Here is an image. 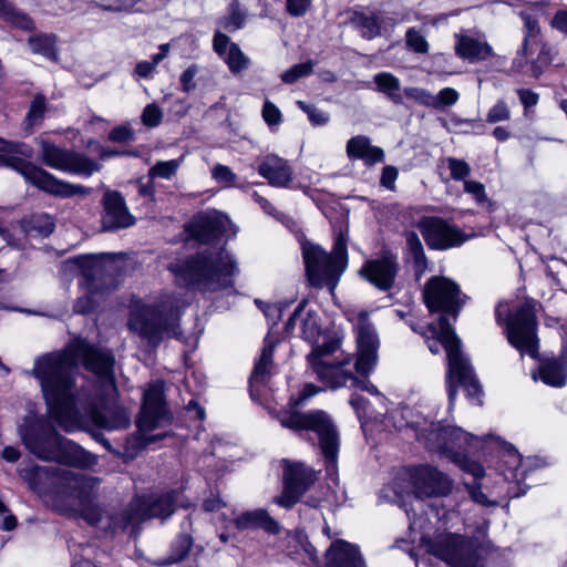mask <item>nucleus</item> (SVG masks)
<instances>
[{
    "label": "nucleus",
    "mask_w": 567,
    "mask_h": 567,
    "mask_svg": "<svg viewBox=\"0 0 567 567\" xmlns=\"http://www.w3.org/2000/svg\"><path fill=\"white\" fill-rule=\"evenodd\" d=\"M78 360L86 370L96 374L115 390L114 357L97 350L83 339L74 340L63 352L48 353L39 358L32 374L40 382L48 409L60 426L71 432L78 425L74 371Z\"/></svg>",
    "instance_id": "nucleus-1"
},
{
    "label": "nucleus",
    "mask_w": 567,
    "mask_h": 567,
    "mask_svg": "<svg viewBox=\"0 0 567 567\" xmlns=\"http://www.w3.org/2000/svg\"><path fill=\"white\" fill-rule=\"evenodd\" d=\"M20 476L41 495H50L63 505L74 507L92 526L112 533L143 522L142 498L135 497L118 513H109L100 504L101 480L56 466H29L19 470Z\"/></svg>",
    "instance_id": "nucleus-2"
},
{
    "label": "nucleus",
    "mask_w": 567,
    "mask_h": 567,
    "mask_svg": "<svg viewBox=\"0 0 567 567\" xmlns=\"http://www.w3.org/2000/svg\"><path fill=\"white\" fill-rule=\"evenodd\" d=\"M176 279L202 292H218L233 288L238 274L236 259L225 249H205L186 259L168 265Z\"/></svg>",
    "instance_id": "nucleus-3"
},
{
    "label": "nucleus",
    "mask_w": 567,
    "mask_h": 567,
    "mask_svg": "<svg viewBox=\"0 0 567 567\" xmlns=\"http://www.w3.org/2000/svg\"><path fill=\"white\" fill-rule=\"evenodd\" d=\"M19 433L25 447L44 461H56L76 467L89 468L97 464V457L76 443L61 436L44 419L24 417Z\"/></svg>",
    "instance_id": "nucleus-4"
},
{
    "label": "nucleus",
    "mask_w": 567,
    "mask_h": 567,
    "mask_svg": "<svg viewBox=\"0 0 567 567\" xmlns=\"http://www.w3.org/2000/svg\"><path fill=\"white\" fill-rule=\"evenodd\" d=\"M181 308L175 293L164 295L154 305L135 303L130 310L127 328L153 348L165 339H181Z\"/></svg>",
    "instance_id": "nucleus-5"
},
{
    "label": "nucleus",
    "mask_w": 567,
    "mask_h": 567,
    "mask_svg": "<svg viewBox=\"0 0 567 567\" xmlns=\"http://www.w3.org/2000/svg\"><path fill=\"white\" fill-rule=\"evenodd\" d=\"M416 437L424 443L429 451L445 455L462 471L473 475L475 480L484 476L483 466L465 454L467 447H478L482 439L473 436L460 427L442 425L440 422H431L427 426L419 429Z\"/></svg>",
    "instance_id": "nucleus-6"
},
{
    "label": "nucleus",
    "mask_w": 567,
    "mask_h": 567,
    "mask_svg": "<svg viewBox=\"0 0 567 567\" xmlns=\"http://www.w3.org/2000/svg\"><path fill=\"white\" fill-rule=\"evenodd\" d=\"M302 257L309 284L318 289L327 287L333 292L348 266L346 234H338L331 252H327L319 245L303 244Z\"/></svg>",
    "instance_id": "nucleus-7"
},
{
    "label": "nucleus",
    "mask_w": 567,
    "mask_h": 567,
    "mask_svg": "<svg viewBox=\"0 0 567 567\" xmlns=\"http://www.w3.org/2000/svg\"><path fill=\"white\" fill-rule=\"evenodd\" d=\"M21 146L19 143H11L0 138V164L14 168L32 185L54 196L72 197L90 194V189L84 186L58 179L43 168L16 157L14 154H24L20 150Z\"/></svg>",
    "instance_id": "nucleus-8"
},
{
    "label": "nucleus",
    "mask_w": 567,
    "mask_h": 567,
    "mask_svg": "<svg viewBox=\"0 0 567 567\" xmlns=\"http://www.w3.org/2000/svg\"><path fill=\"white\" fill-rule=\"evenodd\" d=\"M495 316L498 324H505L507 340L520 352V355L537 358V319L533 303L526 300L513 309H507L506 305L499 303Z\"/></svg>",
    "instance_id": "nucleus-9"
},
{
    "label": "nucleus",
    "mask_w": 567,
    "mask_h": 567,
    "mask_svg": "<svg viewBox=\"0 0 567 567\" xmlns=\"http://www.w3.org/2000/svg\"><path fill=\"white\" fill-rule=\"evenodd\" d=\"M282 427L292 431H311L319 439L322 455L332 467L337 464L339 453V434L331 416L322 410L306 413L292 411L278 416Z\"/></svg>",
    "instance_id": "nucleus-10"
},
{
    "label": "nucleus",
    "mask_w": 567,
    "mask_h": 567,
    "mask_svg": "<svg viewBox=\"0 0 567 567\" xmlns=\"http://www.w3.org/2000/svg\"><path fill=\"white\" fill-rule=\"evenodd\" d=\"M443 324L447 327L446 323ZM444 329L442 338L445 342V351L449 361L446 385L450 404L453 403L457 394L456 383L465 389L470 399L476 400L477 403L481 404L482 388L467 358L461 351V340L456 333L447 328Z\"/></svg>",
    "instance_id": "nucleus-11"
},
{
    "label": "nucleus",
    "mask_w": 567,
    "mask_h": 567,
    "mask_svg": "<svg viewBox=\"0 0 567 567\" xmlns=\"http://www.w3.org/2000/svg\"><path fill=\"white\" fill-rule=\"evenodd\" d=\"M40 161L56 171L89 177L94 172H99L101 165L86 155L70 148L60 147L48 141L39 140Z\"/></svg>",
    "instance_id": "nucleus-12"
},
{
    "label": "nucleus",
    "mask_w": 567,
    "mask_h": 567,
    "mask_svg": "<svg viewBox=\"0 0 567 567\" xmlns=\"http://www.w3.org/2000/svg\"><path fill=\"white\" fill-rule=\"evenodd\" d=\"M165 382L155 380L144 391L142 406L137 419V427L143 433H150L173 421L172 412L165 401Z\"/></svg>",
    "instance_id": "nucleus-13"
},
{
    "label": "nucleus",
    "mask_w": 567,
    "mask_h": 567,
    "mask_svg": "<svg viewBox=\"0 0 567 567\" xmlns=\"http://www.w3.org/2000/svg\"><path fill=\"white\" fill-rule=\"evenodd\" d=\"M424 301L430 311H441L452 315L456 320L466 296L462 293L460 286L446 277H432L424 286Z\"/></svg>",
    "instance_id": "nucleus-14"
},
{
    "label": "nucleus",
    "mask_w": 567,
    "mask_h": 567,
    "mask_svg": "<svg viewBox=\"0 0 567 567\" xmlns=\"http://www.w3.org/2000/svg\"><path fill=\"white\" fill-rule=\"evenodd\" d=\"M352 320H355V370L359 374L367 377L378 362V350L380 347L379 336L373 323L369 320V313L367 311L358 312Z\"/></svg>",
    "instance_id": "nucleus-15"
},
{
    "label": "nucleus",
    "mask_w": 567,
    "mask_h": 567,
    "mask_svg": "<svg viewBox=\"0 0 567 567\" xmlns=\"http://www.w3.org/2000/svg\"><path fill=\"white\" fill-rule=\"evenodd\" d=\"M427 551L452 567H477L473 546L463 536L443 534L427 544Z\"/></svg>",
    "instance_id": "nucleus-16"
},
{
    "label": "nucleus",
    "mask_w": 567,
    "mask_h": 567,
    "mask_svg": "<svg viewBox=\"0 0 567 567\" xmlns=\"http://www.w3.org/2000/svg\"><path fill=\"white\" fill-rule=\"evenodd\" d=\"M340 347L338 340H329L321 346L316 347L308 354V362L318 379L324 382L328 386H332L334 381L346 372L343 369L350 363L351 357L347 355L340 361H330L328 357L333 354Z\"/></svg>",
    "instance_id": "nucleus-17"
},
{
    "label": "nucleus",
    "mask_w": 567,
    "mask_h": 567,
    "mask_svg": "<svg viewBox=\"0 0 567 567\" xmlns=\"http://www.w3.org/2000/svg\"><path fill=\"white\" fill-rule=\"evenodd\" d=\"M315 480V472L311 468L301 463L286 462L284 489L281 495L275 498L276 504L285 508L292 507Z\"/></svg>",
    "instance_id": "nucleus-18"
},
{
    "label": "nucleus",
    "mask_w": 567,
    "mask_h": 567,
    "mask_svg": "<svg viewBox=\"0 0 567 567\" xmlns=\"http://www.w3.org/2000/svg\"><path fill=\"white\" fill-rule=\"evenodd\" d=\"M417 228L427 246L433 249H447L465 241L460 229L440 217H423L417 223Z\"/></svg>",
    "instance_id": "nucleus-19"
},
{
    "label": "nucleus",
    "mask_w": 567,
    "mask_h": 567,
    "mask_svg": "<svg viewBox=\"0 0 567 567\" xmlns=\"http://www.w3.org/2000/svg\"><path fill=\"white\" fill-rule=\"evenodd\" d=\"M113 254H100L80 257L81 267L83 268V281L81 286L85 289L86 295L80 297L74 303V311L76 313H87L94 307V301L90 295L97 291V284L95 276L102 271V267L111 264L115 259Z\"/></svg>",
    "instance_id": "nucleus-20"
},
{
    "label": "nucleus",
    "mask_w": 567,
    "mask_h": 567,
    "mask_svg": "<svg viewBox=\"0 0 567 567\" xmlns=\"http://www.w3.org/2000/svg\"><path fill=\"white\" fill-rule=\"evenodd\" d=\"M399 269L396 256L384 252L380 258L365 261L359 274L378 289L386 291L393 287Z\"/></svg>",
    "instance_id": "nucleus-21"
},
{
    "label": "nucleus",
    "mask_w": 567,
    "mask_h": 567,
    "mask_svg": "<svg viewBox=\"0 0 567 567\" xmlns=\"http://www.w3.org/2000/svg\"><path fill=\"white\" fill-rule=\"evenodd\" d=\"M102 227L104 230L127 228L135 223L122 194L116 190L105 192L102 199Z\"/></svg>",
    "instance_id": "nucleus-22"
},
{
    "label": "nucleus",
    "mask_w": 567,
    "mask_h": 567,
    "mask_svg": "<svg viewBox=\"0 0 567 567\" xmlns=\"http://www.w3.org/2000/svg\"><path fill=\"white\" fill-rule=\"evenodd\" d=\"M412 477L416 498L446 495L452 488L449 476L430 465L415 468Z\"/></svg>",
    "instance_id": "nucleus-23"
},
{
    "label": "nucleus",
    "mask_w": 567,
    "mask_h": 567,
    "mask_svg": "<svg viewBox=\"0 0 567 567\" xmlns=\"http://www.w3.org/2000/svg\"><path fill=\"white\" fill-rule=\"evenodd\" d=\"M190 234L200 243H210L223 235H234L229 218L218 212L199 215L190 226Z\"/></svg>",
    "instance_id": "nucleus-24"
},
{
    "label": "nucleus",
    "mask_w": 567,
    "mask_h": 567,
    "mask_svg": "<svg viewBox=\"0 0 567 567\" xmlns=\"http://www.w3.org/2000/svg\"><path fill=\"white\" fill-rule=\"evenodd\" d=\"M520 17L524 21V40L522 43V52H525L528 48H539V54L537 59L532 61V74L534 78H538L542 73L540 65L550 63L549 56L550 49L543 42L540 38V27L538 20L533 16L522 12Z\"/></svg>",
    "instance_id": "nucleus-25"
},
{
    "label": "nucleus",
    "mask_w": 567,
    "mask_h": 567,
    "mask_svg": "<svg viewBox=\"0 0 567 567\" xmlns=\"http://www.w3.org/2000/svg\"><path fill=\"white\" fill-rule=\"evenodd\" d=\"M90 416L96 426L106 431L126 430L132 422L131 412L117 403L94 408Z\"/></svg>",
    "instance_id": "nucleus-26"
},
{
    "label": "nucleus",
    "mask_w": 567,
    "mask_h": 567,
    "mask_svg": "<svg viewBox=\"0 0 567 567\" xmlns=\"http://www.w3.org/2000/svg\"><path fill=\"white\" fill-rule=\"evenodd\" d=\"M258 173L274 187L285 188L292 179V168L288 162L275 154H268L260 161Z\"/></svg>",
    "instance_id": "nucleus-27"
},
{
    "label": "nucleus",
    "mask_w": 567,
    "mask_h": 567,
    "mask_svg": "<svg viewBox=\"0 0 567 567\" xmlns=\"http://www.w3.org/2000/svg\"><path fill=\"white\" fill-rule=\"evenodd\" d=\"M324 567H367L359 548L346 540L333 542L327 550Z\"/></svg>",
    "instance_id": "nucleus-28"
},
{
    "label": "nucleus",
    "mask_w": 567,
    "mask_h": 567,
    "mask_svg": "<svg viewBox=\"0 0 567 567\" xmlns=\"http://www.w3.org/2000/svg\"><path fill=\"white\" fill-rule=\"evenodd\" d=\"M179 497L181 494L176 491L168 492L161 496H152L148 498L141 497L143 501V507L141 508L143 520L154 517H167L174 512L177 505L187 507V504L179 501Z\"/></svg>",
    "instance_id": "nucleus-29"
},
{
    "label": "nucleus",
    "mask_w": 567,
    "mask_h": 567,
    "mask_svg": "<svg viewBox=\"0 0 567 567\" xmlns=\"http://www.w3.org/2000/svg\"><path fill=\"white\" fill-rule=\"evenodd\" d=\"M455 53L472 63L480 62L493 55L492 47L483 39L470 34H455Z\"/></svg>",
    "instance_id": "nucleus-30"
},
{
    "label": "nucleus",
    "mask_w": 567,
    "mask_h": 567,
    "mask_svg": "<svg viewBox=\"0 0 567 567\" xmlns=\"http://www.w3.org/2000/svg\"><path fill=\"white\" fill-rule=\"evenodd\" d=\"M347 155L350 159H360L367 166H373L377 163L384 162V151L371 144V140L365 135H357L347 142Z\"/></svg>",
    "instance_id": "nucleus-31"
},
{
    "label": "nucleus",
    "mask_w": 567,
    "mask_h": 567,
    "mask_svg": "<svg viewBox=\"0 0 567 567\" xmlns=\"http://www.w3.org/2000/svg\"><path fill=\"white\" fill-rule=\"evenodd\" d=\"M275 341H269L268 339L265 340V346L261 350L259 359L255 363L254 370L249 379L251 392L258 390L259 386L266 385L269 379L271 378L275 370Z\"/></svg>",
    "instance_id": "nucleus-32"
},
{
    "label": "nucleus",
    "mask_w": 567,
    "mask_h": 567,
    "mask_svg": "<svg viewBox=\"0 0 567 567\" xmlns=\"http://www.w3.org/2000/svg\"><path fill=\"white\" fill-rule=\"evenodd\" d=\"M235 526L241 530L262 528L271 534H277L279 532L278 523L269 516L267 511L262 508L241 513L235 519Z\"/></svg>",
    "instance_id": "nucleus-33"
},
{
    "label": "nucleus",
    "mask_w": 567,
    "mask_h": 567,
    "mask_svg": "<svg viewBox=\"0 0 567 567\" xmlns=\"http://www.w3.org/2000/svg\"><path fill=\"white\" fill-rule=\"evenodd\" d=\"M305 306L306 301H302L295 309L286 323V331L291 333L296 324L301 320V337L308 341H313L320 333V324L317 316L311 312H308L306 317L301 318Z\"/></svg>",
    "instance_id": "nucleus-34"
},
{
    "label": "nucleus",
    "mask_w": 567,
    "mask_h": 567,
    "mask_svg": "<svg viewBox=\"0 0 567 567\" xmlns=\"http://www.w3.org/2000/svg\"><path fill=\"white\" fill-rule=\"evenodd\" d=\"M443 323H446V328L455 333L446 316L440 317L437 326L433 323H429L426 326L411 324V328L413 331L424 337L429 350L432 353L437 354L440 352L441 347L445 349V342L443 341L442 338L443 331L445 330V326Z\"/></svg>",
    "instance_id": "nucleus-35"
},
{
    "label": "nucleus",
    "mask_w": 567,
    "mask_h": 567,
    "mask_svg": "<svg viewBox=\"0 0 567 567\" xmlns=\"http://www.w3.org/2000/svg\"><path fill=\"white\" fill-rule=\"evenodd\" d=\"M539 379L547 385L561 388L567 381V367L556 359H548L539 367Z\"/></svg>",
    "instance_id": "nucleus-36"
},
{
    "label": "nucleus",
    "mask_w": 567,
    "mask_h": 567,
    "mask_svg": "<svg viewBox=\"0 0 567 567\" xmlns=\"http://www.w3.org/2000/svg\"><path fill=\"white\" fill-rule=\"evenodd\" d=\"M373 80L378 91L384 94L392 103L396 105L403 104L399 78L390 72H380L374 75Z\"/></svg>",
    "instance_id": "nucleus-37"
},
{
    "label": "nucleus",
    "mask_w": 567,
    "mask_h": 567,
    "mask_svg": "<svg viewBox=\"0 0 567 567\" xmlns=\"http://www.w3.org/2000/svg\"><path fill=\"white\" fill-rule=\"evenodd\" d=\"M408 256L414 265V270L417 277L422 276L427 269V258L424 252L423 245L417 234L408 231L405 234Z\"/></svg>",
    "instance_id": "nucleus-38"
},
{
    "label": "nucleus",
    "mask_w": 567,
    "mask_h": 567,
    "mask_svg": "<svg viewBox=\"0 0 567 567\" xmlns=\"http://www.w3.org/2000/svg\"><path fill=\"white\" fill-rule=\"evenodd\" d=\"M0 18L21 30H34L33 20L27 13L16 9L14 6L7 0H0Z\"/></svg>",
    "instance_id": "nucleus-39"
},
{
    "label": "nucleus",
    "mask_w": 567,
    "mask_h": 567,
    "mask_svg": "<svg viewBox=\"0 0 567 567\" xmlns=\"http://www.w3.org/2000/svg\"><path fill=\"white\" fill-rule=\"evenodd\" d=\"M193 546L190 534L181 533L172 543L168 556L159 565H172L184 560Z\"/></svg>",
    "instance_id": "nucleus-40"
},
{
    "label": "nucleus",
    "mask_w": 567,
    "mask_h": 567,
    "mask_svg": "<svg viewBox=\"0 0 567 567\" xmlns=\"http://www.w3.org/2000/svg\"><path fill=\"white\" fill-rule=\"evenodd\" d=\"M246 19L247 14L241 9L238 0H231L227 9V14L219 19L218 24L225 31L235 32L245 27Z\"/></svg>",
    "instance_id": "nucleus-41"
},
{
    "label": "nucleus",
    "mask_w": 567,
    "mask_h": 567,
    "mask_svg": "<svg viewBox=\"0 0 567 567\" xmlns=\"http://www.w3.org/2000/svg\"><path fill=\"white\" fill-rule=\"evenodd\" d=\"M28 43L33 53L41 54L54 61L56 60V37L54 34H37L30 37Z\"/></svg>",
    "instance_id": "nucleus-42"
},
{
    "label": "nucleus",
    "mask_w": 567,
    "mask_h": 567,
    "mask_svg": "<svg viewBox=\"0 0 567 567\" xmlns=\"http://www.w3.org/2000/svg\"><path fill=\"white\" fill-rule=\"evenodd\" d=\"M341 386H348L353 389H360L362 391H367L373 395L382 396L378 391L377 386L372 384L369 380H360L354 377L350 371H346L338 381H334V384L331 389H337Z\"/></svg>",
    "instance_id": "nucleus-43"
},
{
    "label": "nucleus",
    "mask_w": 567,
    "mask_h": 567,
    "mask_svg": "<svg viewBox=\"0 0 567 567\" xmlns=\"http://www.w3.org/2000/svg\"><path fill=\"white\" fill-rule=\"evenodd\" d=\"M354 22L363 38L373 39L381 32L382 19L378 14H360L355 18Z\"/></svg>",
    "instance_id": "nucleus-44"
},
{
    "label": "nucleus",
    "mask_w": 567,
    "mask_h": 567,
    "mask_svg": "<svg viewBox=\"0 0 567 567\" xmlns=\"http://www.w3.org/2000/svg\"><path fill=\"white\" fill-rule=\"evenodd\" d=\"M183 159L184 156L171 161H159L150 168L148 176L151 178L171 179L177 173Z\"/></svg>",
    "instance_id": "nucleus-45"
},
{
    "label": "nucleus",
    "mask_w": 567,
    "mask_h": 567,
    "mask_svg": "<svg viewBox=\"0 0 567 567\" xmlns=\"http://www.w3.org/2000/svg\"><path fill=\"white\" fill-rule=\"evenodd\" d=\"M226 63L231 73H239L248 68L249 59L240 50L238 44L230 43Z\"/></svg>",
    "instance_id": "nucleus-46"
},
{
    "label": "nucleus",
    "mask_w": 567,
    "mask_h": 567,
    "mask_svg": "<svg viewBox=\"0 0 567 567\" xmlns=\"http://www.w3.org/2000/svg\"><path fill=\"white\" fill-rule=\"evenodd\" d=\"M212 177L224 187H235L238 179L237 175L229 166L216 164L212 169Z\"/></svg>",
    "instance_id": "nucleus-47"
},
{
    "label": "nucleus",
    "mask_w": 567,
    "mask_h": 567,
    "mask_svg": "<svg viewBox=\"0 0 567 567\" xmlns=\"http://www.w3.org/2000/svg\"><path fill=\"white\" fill-rule=\"evenodd\" d=\"M312 70H313L312 61L299 63V64L292 65L290 69L285 71L281 74V80L285 83L291 84V83H295L296 81H298L300 78L311 74Z\"/></svg>",
    "instance_id": "nucleus-48"
},
{
    "label": "nucleus",
    "mask_w": 567,
    "mask_h": 567,
    "mask_svg": "<svg viewBox=\"0 0 567 567\" xmlns=\"http://www.w3.org/2000/svg\"><path fill=\"white\" fill-rule=\"evenodd\" d=\"M297 105L308 115V118L312 125H326L330 120V116L327 112H323L315 105L307 104L303 101H298Z\"/></svg>",
    "instance_id": "nucleus-49"
},
{
    "label": "nucleus",
    "mask_w": 567,
    "mask_h": 567,
    "mask_svg": "<svg viewBox=\"0 0 567 567\" xmlns=\"http://www.w3.org/2000/svg\"><path fill=\"white\" fill-rule=\"evenodd\" d=\"M460 99L458 92L453 87H444L434 95L433 109L443 110L454 105Z\"/></svg>",
    "instance_id": "nucleus-50"
},
{
    "label": "nucleus",
    "mask_w": 567,
    "mask_h": 567,
    "mask_svg": "<svg viewBox=\"0 0 567 567\" xmlns=\"http://www.w3.org/2000/svg\"><path fill=\"white\" fill-rule=\"evenodd\" d=\"M405 39L408 48L414 52L426 53L429 51V43L424 35L414 28H411L406 31Z\"/></svg>",
    "instance_id": "nucleus-51"
},
{
    "label": "nucleus",
    "mask_w": 567,
    "mask_h": 567,
    "mask_svg": "<svg viewBox=\"0 0 567 567\" xmlns=\"http://www.w3.org/2000/svg\"><path fill=\"white\" fill-rule=\"evenodd\" d=\"M404 94L420 105L433 107L434 95L425 89L409 86L404 89Z\"/></svg>",
    "instance_id": "nucleus-52"
},
{
    "label": "nucleus",
    "mask_w": 567,
    "mask_h": 567,
    "mask_svg": "<svg viewBox=\"0 0 567 567\" xmlns=\"http://www.w3.org/2000/svg\"><path fill=\"white\" fill-rule=\"evenodd\" d=\"M162 118L163 112L155 103L147 104L141 115L142 123L147 127H157Z\"/></svg>",
    "instance_id": "nucleus-53"
},
{
    "label": "nucleus",
    "mask_w": 567,
    "mask_h": 567,
    "mask_svg": "<svg viewBox=\"0 0 567 567\" xmlns=\"http://www.w3.org/2000/svg\"><path fill=\"white\" fill-rule=\"evenodd\" d=\"M445 162L454 181H464L471 173L470 165L463 159L447 157Z\"/></svg>",
    "instance_id": "nucleus-54"
},
{
    "label": "nucleus",
    "mask_w": 567,
    "mask_h": 567,
    "mask_svg": "<svg viewBox=\"0 0 567 567\" xmlns=\"http://www.w3.org/2000/svg\"><path fill=\"white\" fill-rule=\"evenodd\" d=\"M511 118V111L507 103L503 100L497 101L488 111L486 121L488 123H497L508 121Z\"/></svg>",
    "instance_id": "nucleus-55"
},
{
    "label": "nucleus",
    "mask_w": 567,
    "mask_h": 567,
    "mask_svg": "<svg viewBox=\"0 0 567 567\" xmlns=\"http://www.w3.org/2000/svg\"><path fill=\"white\" fill-rule=\"evenodd\" d=\"M45 112V99L43 95H37L29 109L25 121L28 125H33L40 120H42Z\"/></svg>",
    "instance_id": "nucleus-56"
},
{
    "label": "nucleus",
    "mask_w": 567,
    "mask_h": 567,
    "mask_svg": "<svg viewBox=\"0 0 567 567\" xmlns=\"http://www.w3.org/2000/svg\"><path fill=\"white\" fill-rule=\"evenodd\" d=\"M261 116L270 127L278 126L282 122V113L272 102L268 100H266L262 105Z\"/></svg>",
    "instance_id": "nucleus-57"
},
{
    "label": "nucleus",
    "mask_w": 567,
    "mask_h": 567,
    "mask_svg": "<svg viewBox=\"0 0 567 567\" xmlns=\"http://www.w3.org/2000/svg\"><path fill=\"white\" fill-rule=\"evenodd\" d=\"M464 190L471 194L477 204H483L487 200L485 187L482 183L476 181H464Z\"/></svg>",
    "instance_id": "nucleus-58"
},
{
    "label": "nucleus",
    "mask_w": 567,
    "mask_h": 567,
    "mask_svg": "<svg viewBox=\"0 0 567 567\" xmlns=\"http://www.w3.org/2000/svg\"><path fill=\"white\" fill-rule=\"evenodd\" d=\"M399 171L395 166L388 165L382 169L380 184L389 190L395 189V181L398 179Z\"/></svg>",
    "instance_id": "nucleus-59"
},
{
    "label": "nucleus",
    "mask_w": 567,
    "mask_h": 567,
    "mask_svg": "<svg viewBox=\"0 0 567 567\" xmlns=\"http://www.w3.org/2000/svg\"><path fill=\"white\" fill-rule=\"evenodd\" d=\"M311 6V0H287L286 10L291 17H302Z\"/></svg>",
    "instance_id": "nucleus-60"
},
{
    "label": "nucleus",
    "mask_w": 567,
    "mask_h": 567,
    "mask_svg": "<svg viewBox=\"0 0 567 567\" xmlns=\"http://www.w3.org/2000/svg\"><path fill=\"white\" fill-rule=\"evenodd\" d=\"M532 49L533 48H528L525 52H522V47L517 50V53H516V56L514 58L513 62H512V66H511V70L512 72H515V73H522L524 68L530 63L532 64V60H529V56L532 54Z\"/></svg>",
    "instance_id": "nucleus-61"
},
{
    "label": "nucleus",
    "mask_w": 567,
    "mask_h": 567,
    "mask_svg": "<svg viewBox=\"0 0 567 567\" xmlns=\"http://www.w3.org/2000/svg\"><path fill=\"white\" fill-rule=\"evenodd\" d=\"M198 73L197 65L193 64L188 66L181 75V84L184 92L188 93L195 89V76Z\"/></svg>",
    "instance_id": "nucleus-62"
},
{
    "label": "nucleus",
    "mask_w": 567,
    "mask_h": 567,
    "mask_svg": "<svg viewBox=\"0 0 567 567\" xmlns=\"http://www.w3.org/2000/svg\"><path fill=\"white\" fill-rule=\"evenodd\" d=\"M133 131L127 126H116L114 127L109 135L110 141L115 143H125L133 140Z\"/></svg>",
    "instance_id": "nucleus-63"
},
{
    "label": "nucleus",
    "mask_w": 567,
    "mask_h": 567,
    "mask_svg": "<svg viewBox=\"0 0 567 567\" xmlns=\"http://www.w3.org/2000/svg\"><path fill=\"white\" fill-rule=\"evenodd\" d=\"M230 45V39L227 34L223 33L220 30H217L213 38V49L218 55H224L226 53L227 47Z\"/></svg>",
    "instance_id": "nucleus-64"
}]
</instances>
